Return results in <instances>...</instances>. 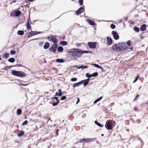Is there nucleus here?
Segmentation results:
<instances>
[{
	"instance_id": "nucleus-11",
	"label": "nucleus",
	"mask_w": 148,
	"mask_h": 148,
	"mask_svg": "<svg viewBox=\"0 0 148 148\" xmlns=\"http://www.w3.org/2000/svg\"><path fill=\"white\" fill-rule=\"evenodd\" d=\"M112 34L114 36V38L115 40H117L119 38V36L118 34L117 33L113 31L112 32Z\"/></svg>"
},
{
	"instance_id": "nucleus-53",
	"label": "nucleus",
	"mask_w": 148,
	"mask_h": 148,
	"mask_svg": "<svg viewBox=\"0 0 148 148\" xmlns=\"http://www.w3.org/2000/svg\"><path fill=\"white\" fill-rule=\"evenodd\" d=\"M97 102V101H96V100H95L94 101V102H93V103H94V104H95V103H96Z\"/></svg>"
},
{
	"instance_id": "nucleus-15",
	"label": "nucleus",
	"mask_w": 148,
	"mask_h": 148,
	"mask_svg": "<svg viewBox=\"0 0 148 148\" xmlns=\"http://www.w3.org/2000/svg\"><path fill=\"white\" fill-rule=\"evenodd\" d=\"M86 21L89 24L92 25H94L95 24V22L92 21L88 19L86 20Z\"/></svg>"
},
{
	"instance_id": "nucleus-10",
	"label": "nucleus",
	"mask_w": 148,
	"mask_h": 148,
	"mask_svg": "<svg viewBox=\"0 0 148 148\" xmlns=\"http://www.w3.org/2000/svg\"><path fill=\"white\" fill-rule=\"evenodd\" d=\"M96 42H90L88 43V44L89 47L90 48H94L96 47Z\"/></svg>"
},
{
	"instance_id": "nucleus-8",
	"label": "nucleus",
	"mask_w": 148,
	"mask_h": 148,
	"mask_svg": "<svg viewBox=\"0 0 148 148\" xmlns=\"http://www.w3.org/2000/svg\"><path fill=\"white\" fill-rule=\"evenodd\" d=\"M113 50L119 51V44H115L112 47Z\"/></svg>"
},
{
	"instance_id": "nucleus-45",
	"label": "nucleus",
	"mask_w": 148,
	"mask_h": 148,
	"mask_svg": "<svg viewBox=\"0 0 148 148\" xmlns=\"http://www.w3.org/2000/svg\"><path fill=\"white\" fill-rule=\"evenodd\" d=\"M66 96H63L61 98V100H64V99H66Z\"/></svg>"
},
{
	"instance_id": "nucleus-44",
	"label": "nucleus",
	"mask_w": 148,
	"mask_h": 148,
	"mask_svg": "<svg viewBox=\"0 0 148 148\" xmlns=\"http://www.w3.org/2000/svg\"><path fill=\"white\" fill-rule=\"evenodd\" d=\"M102 99V97H101L99 98L96 99V100L97 102H98L101 99Z\"/></svg>"
},
{
	"instance_id": "nucleus-60",
	"label": "nucleus",
	"mask_w": 148,
	"mask_h": 148,
	"mask_svg": "<svg viewBox=\"0 0 148 148\" xmlns=\"http://www.w3.org/2000/svg\"><path fill=\"white\" fill-rule=\"evenodd\" d=\"M1 60V58H0V60Z\"/></svg>"
},
{
	"instance_id": "nucleus-47",
	"label": "nucleus",
	"mask_w": 148,
	"mask_h": 148,
	"mask_svg": "<svg viewBox=\"0 0 148 148\" xmlns=\"http://www.w3.org/2000/svg\"><path fill=\"white\" fill-rule=\"evenodd\" d=\"M98 68L100 69L101 70V71H102V72L104 71L102 67H101L100 66H99V67H98Z\"/></svg>"
},
{
	"instance_id": "nucleus-55",
	"label": "nucleus",
	"mask_w": 148,
	"mask_h": 148,
	"mask_svg": "<svg viewBox=\"0 0 148 148\" xmlns=\"http://www.w3.org/2000/svg\"><path fill=\"white\" fill-rule=\"evenodd\" d=\"M132 49H133V48L132 47H131L130 48V50H132Z\"/></svg>"
},
{
	"instance_id": "nucleus-9",
	"label": "nucleus",
	"mask_w": 148,
	"mask_h": 148,
	"mask_svg": "<svg viewBox=\"0 0 148 148\" xmlns=\"http://www.w3.org/2000/svg\"><path fill=\"white\" fill-rule=\"evenodd\" d=\"M40 33L39 32L32 31L29 32L28 34L27 35V37L28 38H29L33 36L38 34Z\"/></svg>"
},
{
	"instance_id": "nucleus-51",
	"label": "nucleus",
	"mask_w": 148,
	"mask_h": 148,
	"mask_svg": "<svg viewBox=\"0 0 148 148\" xmlns=\"http://www.w3.org/2000/svg\"><path fill=\"white\" fill-rule=\"evenodd\" d=\"M79 101V98H77V101L76 103V104H77Z\"/></svg>"
},
{
	"instance_id": "nucleus-34",
	"label": "nucleus",
	"mask_w": 148,
	"mask_h": 148,
	"mask_svg": "<svg viewBox=\"0 0 148 148\" xmlns=\"http://www.w3.org/2000/svg\"><path fill=\"white\" fill-rule=\"evenodd\" d=\"M98 73L97 72H95V73H93L92 74V76L93 77H95L97 76L98 75Z\"/></svg>"
},
{
	"instance_id": "nucleus-18",
	"label": "nucleus",
	"mask_w": 148,
	"mask_h": 148,
	"mask_svg": "<svg viewBox=\"0 0 148 148\" xmlns=\"http://www.w3.org/2000/svg\"><path fill=\"white\" fill-rule=\"evenodd\" d=\"M59 93H58L57 92L56 93L55 96H61L62 95V93L61 92V90L59 89L58 91Z\"/></svg>"
},
{
	"instance_id": "nucleus-21",
	"label": "nucleus",
	"mask_w": 148,
	"mask_h": 148,
	"mask_svg": "<svg viewBox=\"0 0 148 148\" xmlns=\"http://www.w3.org/2000/svg\"><path fill=\"white\" fill-rule=\"evenodd\" d=\"M63 50V49L61 47H59L58 48V51L59 52H62Z\"/></svg>"
},
{
	"instance_id": "nucleus-46",
	"label": "nucleus",
	"mask_w": 148,
	"mask_h": 148,
	"mask_svg": "<svg viewBox=\"0 0 148 148\" xmlns=\"http://www.w3.org/2000/svg\"><path fill=\"white\" fill-rule=\"evenodd\" d=\"M127 45L129 46L130 45V40H129L127 42Z\"/></svg>"
},
{
	"instance_id": "nucleus-35",
	"label": "nucleus",
	"mask_w": 148,
	"mask_h": 148,
	"mask_svg": "<svg viewBox=\"0 0 148 148\" xmlns=\"http://www.w3.org/2000/svg\"><path fill=\"white\" fill-rule=\"evenodd\" d=\"M31 28V26L30 23H27V29H30Z\"/></svg>"
},
{
	"instance_id": "nucleus-42",
	"label": "nucleus",
	"mask_w": 148,
	"mask_h": 148,
	"mask_svg": "<svg viewBox=\"0 0 148 148\" xmlns=\"http://www.w3.org/2000/svg\"><path fill=\"white\" fill-rule=\"evenodd\" d=\"M79 2L81 5H82L83 3V0H79Z\"/></svg>"
},
{
	"instance_id": "nucleus-56",
	"label": "nucleus",
	"mask_w": 148,
	"mask_h": 148,
	"mask_svg": "<svg viewBox=\"0 0 148 148\" xmlns=\"http://www.w3.org/2000/svg\"><path fill=\"white\" fill-rule=\"evenodd\" d=\"M138 96H139L138 95H137V96H136V99H137V98L138 97Z\"/></svg>"
},
{
	"instance_id": "nucleus-49",
	"label": "nucleus",
	"mask_w": 148,
	"mask_h": 148,
	"mask_svg": "<svg viewBox=\"0 0 148 148\" xmlns=\"http://www.w3.org/2000/svg\"><path fill=\"white\" fill-rule=\"evenodd\" d=\"M75 66L76 68H77V69H81V66Z\"/></svg>"
},
{
	"instance_id": "nucleus-1",
	"label": "nucleus",
	"mask_w": 148,
	"mask_h": 148,
	"mask_svg": "<svg viewBox=\"0 0 148 148\" xmlns=\"http://www.w3.org/2000/svg\"><path fill=\"white\" fill-rule=\"evenodd\" d=\"M69 54L72 56L80 57L82 50L78 49H71L68 51Z\"/></svg>"
},
{
	"instance_id": "nucleus-28",
	"label": "nucleus",
	"mask_w": 148,
	"mask_h": 148,
	"mask_svg": "<svg viewBox=\"0 0 148 148\" xmlns=\"http://www.w3.org/2000/svg\"><path fill=\"white\" fill-rule=\"evenodd\" d=\"M60 44L62 45H66L67 44V42L65 41H62L60 42Z\"/></svg>"
},
{
	"instance_id": "nucleus-27",
	"label": "nucleus",
	"mask_w": 148,
	"mask_h": 148,
	"mask_svg": "<svg viewBox=\"0 0 148 148\" xmlns=\"http://www.w3.org/2000/svg\"><path fill=\"white\" fill-rule=\"evenodd\" d=\"M92 52L88 51H82V53H81V56L82 55L83 53H91Z\"/></svg>"
},
{
	"instance_id": "nucleus-16",
	"label": "nucleus",
	"mask_w": 148,
	"mask_h": 148,
	"mask_svg": "<svg viewBox=\"0 0 148 148\" xmlns=\"http://www.w3.org/2000/svg\"><path fill=\"white\" fill-rule=\"evenodd\" d=\"M49 46V44L48 42H46L45 43L43 47L45 49H47L48 48Z\"/></svg>"
},
{
	"instance_id": "nucleus-58",
	"label": "nucleus",
	"mask_w": 148,
	"mask_h": 148,
	"mask_svg": "<svg viewBox=\"0 0 148 148\" xmlns=\"http://www.w3.org/2000/svg\"><path fill=\"white\" fill-rule=\"evenodd\" d=\"M25 119H27V118H26V117H25Z\"/></svg>"
},
{
	"instance_id": "nucleus-54",
	"label": "nucleus",
	"mask_w": 148,
	"mask_h": 148,
	"mask_svg": "<svg viewBox=\"0 0 148 148\" xmlns=\"http://www.w3.org/2000/svg\"><path fill=\"white\" fill-rule=\"evenodd\" d=\"M34 0H28V1L30 2H32Z\"/></svg>"
},
{
	"instance_id": "nucleus-43",
	"label": "nucleus",
	"mask_w": 148,
	"mask_h": 148,
	"mask_svg": "<svg viewBox=\"0 0 148 148\" xmlns=\"http://www.w3.org/2000/svg\"><path fill=\"white\" fill-rule=\"evenodd\" d=\"M92 65L94 66L95 67H96L97 68H98L99 66L98 65L95 64H93Z\"/></svg>"
},
{
	"instance_id": "nucleus-24",
	"label": "nucleus",
	"mask_w": 148,
	"mask_h": 148,
	"mask_svg": "<svg viewBox=\"0 0 148 148\" xmlns=\"http://www.w3.org/2000/svg\"><path fill=\"white\" fill-rule=\"evenodd\" d=\"M9 56V53H5L4 55L3 56V58H4L6 59V58H8Z\"/></svg>"
},
{
	"instance_id": "nucleus-32",
	"label": "nucleus",
	"mask_w": 148,
	"mask_h": 148,
	"mask_svg": "<svg viewBox=\"0 0 148 148\" xmlns=\"http://www.w3.org/2000/svg\"><path fill=\"white\" fill-rule=\"evenodd\" d=\"M86 76L88 78H90L92 77V74H89L88 73H86Z\"/></svg>"
},
{
	"instance_id": "nucleus-41",
	"label": "nucleus",
	"mask_w": 148,
	"mask_h": 148,
	"mask_svg": "<svg viewBox=\"0 0 148 148\" xmlns=\"http://www.w3.org/2000/svg\"><path fill=\"white\" fill-rule=\"evenodd\" d=\"M27 123V121L26 120L24 122H23L22 124V125H26Z\"/></svg>"
},
{
	"instance_id": "nucleus-3",
	"label": "nucleus",
	"mask_w": 148,
	"mask_h": 148,
	"mask_svg": "<svg viewBox=\"0 0 148 148\" xmlns=\"http://www.w3.org/2000/svg\"><path fill=\"white\" fill-rule=\"evenodd\" d=\"M11 74L14 76L19 77H23L26 75V74L22 71L15 70L12 71Z\"/></svg>"
},
{
	"instance_id": "nucleus-7",
	"label": "nucleus",
	"mask_w": 148,
	"mask_h": 148,
	"mask_svg": "<svg viewBox=\"0 0 148 148\" xmlns=\"http://www.w3.org/2000/svg\"><path fill=\"white\" fill-rule=\"evenodd\" d=\"M58 47V45L56 44H54L49 49V50L51 52H54L56 51V49Z\"/></svg>"
},
{
	"instance_id": "nucleus-29",
	"label": "nucleus",
	"mask_w": 148,
	"mask_h": 148,
	"mask_svg": "<svg viewBox=\"0 0 148 148\" xmlns=\"http://www.w3.org/2000/svg\"><path fill=\"white\" fill-rule=\"evenodd\" d=\"M134 30L137 32H138L139 31L140 29L139 28H137L136 27H134Z\"/></svg>"
},
{
	"instance_id": "nucleus-38",
	"label": "nucleus",
	"mask_w": 148,
	"mask_h": 148,
	"mask_svg": "<svg viewBox=\"0 0 148 148\" xmlns=\"http://www.w3.org/2000/svg\"><path fill=\"white\" fill-rule=\"evenodd\" d=\"M77 79L76 78H73L71 79V80L72 82H75L76 81Z\"/></svg>"
},
{
	"instance_id": "nucleus-14",
	"label": "nucleus",
	"mask_w": 148,
	"mask_h": 148,
	"mask_svg": "<svg viewBox=\"0 0 148 148\" xmlns=\"http://www.w3.org/2000/svg\"><path fill=\"white\" fill-rule=\"evenodd\" d=\"M107 43L109 45H110L111 44L112 42V40L111 38L109 37H107Z\"/></svg>"
},
{
	"instance_id": "nucleus-17",
	"label": "nucleus",
	"mask_w": 148,
	"mask_h": 148,
	"mask_svg": "<svg viewBox=\"0 0 148 148\" xmlns=\"http://www.w3.org/2000/svg\"><path fill=\"white\" fill-rule=\"evenodd\" d=\"M146 25L145 24L142 25L140 27V29L141 31H143L146 29Z\"/></svg>"
},
{
	"instance_id": "nucleus-26",
	"label": "nucleus",
	"mask_w": 148,
	"mask_h": 148,
	"mask_svg": "<svg viewBox=\"0 0 148 148\" xmlns=\"http://www.w3.org/2000/svg\"><path fill=\"white\" fill-rule=\"evenodd\" d=\"M21 14V12L19 11H17L15 13V16H18Z\"/></svg>"
},
{
	"instance_id": "nucleus-40",
	"label": "nucleus",
	"mask_w": 148,
	"mask_h": 148,
	"mask_svg": "<svg viewBox=\"0 0 148 148\" xmlns=\"http://www.w3.org/2000/svg\"><path fill=\"white\" fill-rule=\"evenodd\" d=\"M81 66V69H83L87 68H88V66Z\"/></svg>"
},
{
	"instance_id": "nucleus-20",
	"label": "nucleus",
	"mask_w": 148,
	"mask_h": 148,
	"mask_svg": "<svg viewBox=\"0 0 148 148\" xmlns=\"http://www.w3.org/2000/svg\"><path fill=\"white\" fill-rule=\"evenodd\" d=\"M24 132L23 131H21L19 133L17 134L18 136L20 137L23 136L24 134Z\"/></svg>"
},
{
	"instance_id": "nucleus-6",
	"label": "nucleus",
	"mask_w": 148,
	"mask_h": 148,
	"mask_svg": "<svg viewBox=\"0 0 148 148\" xmlns=\"http://www.w3.org/2000/svg\"><path fill=\"white\" fill-rule=\"evenodd\" d=\"M96 138H86L80 140L79 142L80 143L86 142L87 143L90 142H92L95 140Z\"/></svg>"
},
{
	"instance_id": "nucleus-4",
	"label": "nucleus",
	"mask_w": 148,
	"mask_h": 148,
	"mask_svg": "<svg viewBox=\"0 0 148 148\" xmlns=\"http://www.w3.org/2000/svg\"><path fill=\"white\" fill-rule=\"evenodd\" d=\"M47 38L50 41H51L54 44H57V40L54 36H51L47 37Z\"/></svg>"
},
{
	"instance_id": "nucleus-23",
	"label": "nucleus",
	"mask_w": 148,
	"mask_h": 148,
	"mask_svg": "<svg viewBox=\"0 0 148 148\" xmlns=\"http://www.w3.org/2000/svg\"><path fill=\"white\" fill-rule=\"evenodd\" d=\"M95 123L98 126L100 127H103V125H102L100 123H99L97 122V121H95Z\"/></svg>"
},
{
	"instance_id": "nucleus-48",
	"label": "nucleus",
	"mask_w": 148,
	"mask_h": 148,
	"mask_svg": "<svg viewBox=\"0 0 148 148\" xmlns=\"http://www.w3.org/2000/svg\"><path fill=\"white\" fill-rule=\"evenodd\" d=\"M30 18H29L27 19V23H30Z\"/></svg>"
},
{
	"instance_id": "nucleus-2",
	"label": "nucleus",
	"mask_w": 148,
	"mask_h": 148,
	"mask_svg": "<svg viewBox=\"0 0 148 148\" xmlns=\"http://www.w3.org/2000/svg\"><path fill=\"white\" fill-rule=\"evenodd\" d=\"M115 122L111 120H108L105 125L106 128L108 130H111L113 128V124H115Z\"/></svg>"
},
{
	"instance_id": "nucleus-25",
	"label": "nucleus",
	"mask_w": 148,
	"mask_h": 148,
	"mask_svg": "<svg viewBox=\"0 0 148 148\" xmlns=\"http://www.w3.org/2000/svg\"><path fill=\"white\" fill-rule=\"evenodd\" d=\"M24 34V32L22 31H18L17 32V34L20 35H23Z\"/></svg>"
},
{
	"instance_id": "nucleus-57",
	"label": "nucleus",
	"mask_w": 148,
	"mask_h": 148,
	"mask_svg": "<svg viewBox=\"0 0 148 148\" xmlns=\"http://www.w3.org/2000/svg\"><path fill=\"white\" fill-rule=\"evenodd\" d=\"M101 136H104V134H101Z\"/></svg>"
},
{
	"instance_id": "nucleus-33",
	"label": "nucleus",
	"mask_w": 148,
	"mask_h": 148,
	"mask_svg": "<svg viewBox=\"0 0 148 148\" xmlns=\"http://www.w3.org/2000/svg\"><path fill=\"white\" fill-rule=\"evenodd\" d=\"M139 77V75H138L137 76V77H136V79L134 80L133 83H134L136 82L138 80V79Z\"/></svg>"
},
{
	"instance_id": "nucleus-19",
	"label": "nucleus",
	"mask_w": 148,
	"mask_h": 148,
	"mask_svg": "<svg viewBox=\"0 0 148 148\" xmlns=\"http://www.w3.org/2000/svg\"><path fill=\"white\" fill-rule=\"evenodd\" d=\"M82 84V83H81V82H79L77 83L74 84L73 85V86L74 88H75L76 87L79 86V85H81Z\"/></svg>"
},
{
	"instance_id": "nucleus-5",
	"label": "nucleus",
	"mask_w": 148,
	"mask_h": 148,
	"mask_svg": "<svg viewBox=\"0 0 148 148\" xmlns=\"http://www.w3.org/2000/svg\"><path fill=\"white\" fill-rule=\"evenodd\" d=\"M129 50L125 45L123 43L119 44V51Z\"/></svg>"
},
{
	"instance_id": "nucleus-59",
	"label": "nucleus",
	"mask_w": 148,
	"mask_h": 148,
	"mask_svg": "<svg viewBox=\"0 0 148 148\" xmlns=\"http://www.w3.org/2000/svg\"><path fill=\"white\" fill-rule=\"evenodd\" d=\"M58 132V130H57L56 131V132Z\"/></svg>"
},
{
	"instance_id": "nucleus-30",
	"label": "nucleus",
	"mask_w": 148,
	"mask_h": 148,
	"mask_svg": "<svg viewBox=\"0 0 148 148\" xmlns=\"http://www.w3.org/2000/svg\"><path fill=\"white\" fill-rule=\"evenodd\" d=\"M8 61L10 62H13L15 61V60L14 58H11L9 59Z\"/></svg>"
},
{
	"instance_id": "nucleus-36",
	"label": "nucleus",
	"mask_w": 148,
	"mask_h": 148,
	"mask_svg": "<svg viewBox=\"0 0 148 148\" xmlns=\"http://www.w3.org/2000/svg\"><path fill=\"white\" fill-rule=\"evenodd\" d=\"M59 102V101L58 100V101H57V102L53 103H52V105L53 106H56V105H57Z\"/></svg>"
},
{
	"instance_id": "nucleus-12",
	"label": "nucleus",
	"mask_w": 148,
	"mask_h": 148,
	"mask_svg": "<svg viewBox=\"0 0 148 148\" xmlns=\"http://www.w3.org/2000/svg\"><path fill=\"white\" fill-rule=\"evenodd\" d=\"M84 8H80L76 12V14L79 15L82 12L84 11Z\"/></svg>"
},
{
	"instance_id": "nucleus-22",
	"label": "nucleus",
	"mask_w": 148,
	"mask_h": 148,
	"mask_svg": "<svg viewBox=\"0 0 148 148\" xmlns=\"http://www.w3.org/2000/svg\"><path fill=\"white\" fill-rule=\"evenodd\" d=\"M56 62H58L62 63L64 62V60L62 59H57Z\"/></svg>"
},
{
	"instance_id": "nucleus-39",
	"label": "nucleus",
	"mask_w": 148,
	"mask_h": 148,
	"mask_svg": "<svg viewBox=\"0 0 148 148\" xmlns=\"http://www.w3.org/2000/svg\"><path fill=\"white\" fill-rule=\"evenodd\" d=\"M110 27L112 29H114L115 28L116 26L115 25L112 24L110 25Z\"/></svg>"
},
{
	"instance_id": "nucleus-31",
	"label": "nucleus",
	"mask_w": 148,
	"mask_h": 148,
	"mask_svg": "<svg viewBox=\"0 0 148 148\" xmlns=\"http://www.w3.org/2000/svg\"><path fill=\"white\" fill-rule=\"evenodd\" d=\"M21 109H18L17 112V114L18 115H20L21 114Z\"/></svg>"
},
{
	"instance_id": "nucleus-13",
	"label": "nucleus",
	"mask_w": 148,
	"mask_h": 148,
	"mask_svg": "<svg viewBox=\"0 0 148 148\" xmlns=\"http://www.w3.org/2000/svg\"><path fill=\"white\" fill-rule=\"evenodd\" d=\"M89 80L90 79H87L82 80L80 82H81V83L83 82V83L84 84V86H85L88 84Z\"/></svg>"
},
{
	"instance_id": "nucleus-37",
	"label": "nucleus",
	"mask_w": 148,
	"mask_h": 148,
	"mask_svg": "<svg viewBox=\"0 0 148 148\" xmlns=\"http://www.w3.org/2000/svg\"><path fill=\"white\" fill-rule=\"evenodd\" d=\"M16 53V51L13 50H11L10 52V53L11 55H14Z\"/></svg>"
},
{
	"instance_id": "nucleus-50",
	"label": "nucleus",
	"mask_w": 148,
	"mask_h": 148,
	"mask_svg": "<svg viewBox=\"0 0 148 148\" xmlns=\"http://www.w3.org/2000/svg\"><path fill=\"white\" fill-rule=\"evenodd\" d=\"M51 99H56L57 101H58V98L57 97H53L51 98Z\"/></svg>"
},
{
	"instance_id": "nucleus-52",
	"label": "nucleus",
	"mask_w": 148,
	"mask_h": 148,
	"mask_svg": "<svg viewBox=\"0 0 148 148\" xmlns=\"http://www.w3.org/2000/svg\"><path fill=\"white\" fill-rule=\"evenodd\" d=\"M21 85L22 86H27V85H28L27 84H21Z\"/></svg>"
}]
</instances>
